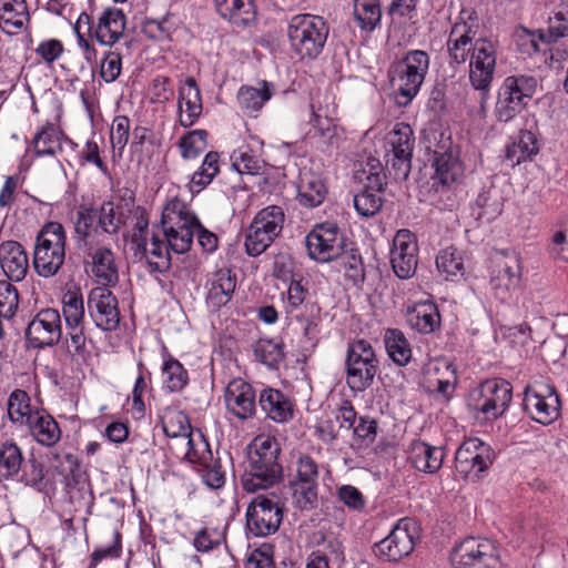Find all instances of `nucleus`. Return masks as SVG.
Instances as JSON below:
<instances>
[{
	"label": "nucleus",
	"mask_w": 568,
	"mask_h": 568,
	"mask_svg": "<svg viewBox=\"0 0 568 568\" xmlns=\"http://www.w3.org/2000/svg\"><path fill=\"white\" fill-rule=\"evenodd\" d=\"M236 287V276L230 270H219L211 282L206 303L214 310L225 306L232 298Z\"/></svg>",
	"instance_id": "nucleus-31"
},
{
	"label": "nucleus",
	"mask_w": 568,
	"mask_h": 568,
	"mask_svg": "<svg viewBox=\"0 0 568 568\" xmlns=\"http://www.w3.org/2000/svg\"><path fill=\"white\" fill-rule=\"evenodd\" d=\"M496 458L491 446L477 437L465 439L455 454V469L465 479L478 480Z\"/></svg>",
	"instance_id": "nucleus-11"
},
{
	"label": "nucleus",
	"mask_w": 568,
	"mask_h": 568,
	"mask_svg": "<svg viewBox=\"0 0 568 568\" xmlns=\"http://www.w3.org/2000/svg\"><path fill=\"white\" fill-rule=\"evenodd\" d=\"M97 212V231L113 235L116 234L122 224L125 223V216L115 207L111 201L104 202Z\"/></svg>",
	"instance_id": "nucleus-53"
},
{
	"label": "nucleus",
	"mask_w": 568,
	"mask_h": 568,
	"mask_svg": "<svg viewBox=\"0 0 568 568\" xmlns=\"http://www.w3.org/2000/svg\"><path fill=\"white\" fill-rule=\"evenodd\" d=\"M450 139L442 141L433 151V166L435 169L432 176L433 189L436 192L449 187L460 174V163L456 153L452 149Z\"/></svg>",
	"instance_id": "nucleus-22"
},
{
	"label": "nucleus",
	"mask_w": 568,
	"mask_h": 568,
	"mask_svg": "<svg viewBox=\"0 0 568 568\" xmlns=\"http://www.w3.org/2000/svg\"><path fill=\"white\" fill-rule=\"evenodd\" d=\"M311 123L316 129L320 143L323 144V151L332 153L339 145L341 134L337 132V126L332 123L327 116L322 118L315 111H312Z\"/></svg>",
	"instance_id": "nucleus-54"
},
{
	"label": "nucleus",
	"mask_w": 568,
	"mask_h": 568,
	"mask_svg": "<svg viewBox=\"0 0 568 568\" xmlns=\"http://www.w3.org/2000/svg\"><path fill=\"white\" fill-rule=\"evenodd\" d=\"M504 201L495 187L483 190L478 193L470 206L471 216L481 223H490L503 212Z\"/></svg>",
	"instance_id": "nucleus-33"
},
{
	"label": "nucleus",
	"mask_w": 568,
	"mask_h": 568,
	"mask_svg": "<svg viewBox=\"0 0 568 568\" xmlns=\"http://www.w3.org/2000/svg\"><path fill=\"white\" fill-rule=\"evenodd\" d=\"M281 447L276 438L258 435L247 446V459L241 476L245 491L255 493L278 484L283 478V467L278 462Z\"/></svg>",
	"instance_id": "nucleus-2"
},
{
	"label": "nucleus",
	"mask_w": 568,
	"mask_h": 568,
	"mask_svg": "<svg viewBox=\"0 0 568 568\" xmlns=\"http://www.w3.org/2000/svg\"><path fill=\"white\" fill-rule=\"evenodd\" d=\"M20 481L37 491L50 497L57 490L55 481L48 476L44 465L36 457L29 458L24 466H21Z\"/></svg>",
	"instance_id": "nucleus-32"
},
{
	"label": "nucleus",
	"mask_w": 568,
	"mask_h": 568,
	"mask_svg": "<svg viewBox=\"0 0 568 568\" xmlns=\"http://www.w3.org/2000/svg\"><path fill=\"white\" fill-rule=\"evenodd\" d=\"M523 406L532 420L542 425L557 420L561 410L556 387L544 382H534L525 387Z\"/></svg>",
	"instance_id": "nucleus-10"
},
{
	"label": "nucleus",
	"mask_w": 568,
	"mask_h": 568,
	"mask_svg": "<svg viewBox=\"0 0 568 568\" xmlns=\"http://www.w3.org/2000/svg\"><path fill=\"white\" fill-rule=\"evenodd\" d=\"M179 123L183 128L192 126L201 116L203 104L201 92L194 78L189 77L179 88Z\"/></svg>",
	"instance_id": "nucleus-23"
},
{
	"label": "nucleus",
	"mask_w": 568,
	"mask_h": 568,
	"mask_svg": "<svg viewBox=\"0 0 568 568\" xmlns=\"http://www.w3.org/2000/svg\"><path fill=\"white\" fill-rule=\"evenodd\" d=\"M207 131L192 130L185 133L179 141L178 146L184 160L196 159L207 148Z\"/></svg>",
	"instance_id": "nucleus-57"
},
{
	"label": "nucleus",
	"mask_w": 568,
	"mask_h": 568,
	"mask_svg": "<svg viewBox=\"0 0 568 568\" xmlns=\"http://www.w3.org/2000/svg\"><path fill=\"white\" fill-rule=\"evenodd\" d=\"M354 207L356 212L364 217L375 216L383 206L382 195L361 190L354 195Z\"/></svg>",
	"instance_id": "nucleus-60"
},
{
	"label": "nucleus",
	"mask_w": 568,
	"mask_h": 568,
	"mask_svg": "<svg viewBox=\"0 0 568 568\" xmlns=\"http://www.w3.org/2000/svg\"><path fill=\"white\" fill-rule=\"evenodd\" d=\"M34 412L31 408L30 396L26 390L17 388L11 392L7 400V414L13 424L27 425Z\"/></svg>",
	"instance_id": "nucleus-43"
},
{
	"label": "nucleus",
	"mask_w": 568,
	"mask_h": 568,
	"mask_svg": "<svg viewBox=\"0 0 568 568\" xmlns=\"http://www.w3.org/2000/svg\"><path fill=\"white\" fill-rule=\"evenodd\" d=\"M125 22L126 19L121 9H105L97 23H93L94 39L102 45L112 47L123 37Z\"/></svg>",
	"instance_id": "nucleus-25"
},
{
	"label": "nucleus",
	"mask_w": 568,
	"mask_h": 568,
	"mask_svg": "<svg viewBox=\"0 0 568 568\" xmlns=\"http://www.w3.org/2000/svg\"><path fill=\"white\" fill-rule=\"evenodd\" d=\"M83 252L90 258L92 274L102 286H114L119 282L118 266L111 248L89 246Z\"/></svg>",
	"instance_id": "nucleus-24"
},
{
	"label": "nucleus",
	"mask_w": 568,
	"mask_h": 568,
	"mask_svg": "<svg viewBox=\"0 0 568 568\" xmlns=\"http://www.w3.org/2000/svg\"><path fill=\"white\" fill-rule=\"evenodd\" d=\"M450 559L454 568H499L498 550L489 539H464L454 548Z\"/></svg>",
	"instance_id": "nucleus-13"
},
{
	"label": "nucleus",
	"mask_w": 568,
	"mask_h": 568,
	"mask_svg": "<svg viewBox=\"0 0 568 568\" xmlns=\"http://www.w3.org/2000/svg\"><path fill=\"white\" fill-rule=\"evenodd\" d=\"M258 404L266 417L275 423H286L293 416L292 404L278 389L266 387L261 390Z\"/></svg>",
	"instance_id": "nucleus-30"
},
{
	"label": "nucleus",
	"mask_w": 568,
	"mask_h": 568,
	"mask_svg": "<svg viewBox=\"0 0 568 568\" xmlns=\"http://www.w3.org/2000/svg\"><path fill=\"white\" fill-rule=\"evenodd\" d=\"M341 258V267L344 271L346 278L352 281L354 285L363 283L365 280V270L362 261V256L355 252H343L338 257Z\"/></svg>",
	"instance_id": "nucleus-61"
},
{
	"label": "nucleus",
	"mask_w": 568,
	"mask_h": 568,
	"mask_svg": "<svg viewBox=\"0 0 568 568\" xmlns=\"http://www.w3.org/2000/svg\"><path fill=\"white\" fill-rule=\"evenodd\" d=\"M59 132L52 123H47L33 138L37 156L54 155L61 150Z\"/></svg>",
	"instance_id": "nucleus-56"
},
{
	"label": "nucleus",
	"mask_w": 568,
	"mask_h": 568,
	"mask_svg": "<svg viewBox=\"0 0 568 568\" xmlns=\"http://www.w3.org/2000/svg\"><path fill=\"white\" fill-rule=\"evenodd\" d=\"M329 33L326 21L310 13L293 16L287 26L292 51L300 59H316L325 47Z\"/></svg>",
	"instance_id": "nucleus-3"
},
{
	"label": "nucleus",
	"mask_w": 568,
	"mask_h": 568,
	"mask_svg": "<svg viewBox=\"0 0 568 568\" xmlns=\"http://www.w3.org/2000/svg\"><path fill=\"white\" fill-rule=\"evenodd\" d=\"M521 264L519 255L514 251H504L496 261L490 285L496 298L508 302L511 293L519 287Z\"/></svg>",
	"instance_id": "nucleus-18"
},
{
	"label": "nucleus",
	"mask_w": 568,
	"mask_h": 568,
	"mask_svg": "<svg viewBox=\"0 0 568 568\" xmlns=\"http://www.w3.org/2000/svg\"><path fill=\"white\" fill-rule=\"evenodd\" d=\"M378 371L379 361L368 341L361 338L348 343L345 372L346 384L353 393H363L368 389Z\"/></svg>",
	"instance_id": "nucleus-7"
},
{
	"label": "nucleus",
	"mask_w": 568,
	"mask_h": 568,
	"mask_svg": "<svg viewBox=\"0 0 568 568\" xmlns=\"http://www.w3.org/2000/svg\"><path fill=\"white\" fill-rule=\"evenodd\" d=\"M226 410L239 420H247L256 413V393L253 386L242 378L232 379L224 390Z\"/></svg>",
	"instance_id": "nucleus-21"
},
{
	"label": "nucleus",
	"mask_w": 568,
	"mask_h": 568,
	"mask_svg": "<svg viewBox=\"0 0 568 568\" xmlns=\"http://www.w3.org/2000/svg\"><path fill=\"white\" fill-rule=\"evenodd\" d=\"M436 265L447 280L464 275L462 253L456 247L449 246L442 250L436 257Z\"/></svg>",
	"instance_id": "nucleus-59"
},
{
	"label": "nucleus",
	"mask_w": 568,
	"mask_h": 568,
	"mask_svg": "<svg viewBox=\"0 0 568 568\" xmlns=\"http://www.w3.org/2000/svg\"><path fill=\"white\" fill-rule=\"evenodd\" d=\"M417 253L416 236L406 229L397 231L389 252L392 268L396 276L406 280L415 274Z\"/></svg>",
	"instance_id": "nucleus-20"
},
{
	"label": "nucleus",
	"mask_w": 568,
	"mask_h": 568,
	"mask_svg": "<svg viewBox=\"0 0 568 568\" xmlns=\"http://www.w3.org/2000/svg\"><path fill=\"white\" fill-rule=\"evenodd\" d=\"M97 226V212L94 209L80 207L77 211L74 220V241L80 251L87 250L89 236L93 227Z\"/></svg>",
	"instance_id": "nucleus-51"
},
{
	"label": "nucleus",
	"mask_w": 568,
	"mask_h": 568,
	"mask_svg": "<svg viewBox=\"0 0 568 568\" xmlns=\"http://www.w3.org/2000/svg\"><path fill=\"white\" fill-rule=\"evenodd\" d=\"M89 315L95 326L104 332L119 327L120 312L118 298L106 286L93 287L88 296Z\"/></svg>",
	"instance_id": "nucleus-19"
},
{
	"label": "nucleus",
	"mask_w": 568,
	"mask_h": 568,
	"mask_svg": "<svg viewBox=\"0 0 568 568\" xmlns=\"http://www.w3.org/2000/svg\"><path fill=\"white\" fill-rule=\"evenodd\" d=\"M538 81L532 75L518 74L505 78L497 91L494 115L497 122L508 123L520 114L537 91Z\"/></svg>",
	"instance_id": "nucleus-6"
},
{
	"label": "nucleus",
	"mask_w": 568,
	"mask_h": 568,
	"mask_svg": "<svg viewBox=\"0 0 568 568\" xmlns=\"http://www.w3.org/2000/svg\"><path fill=\"white\" fill-rule=\"evenodd\" d=\"M444 450L423 440H413L408 449V459L418 470L426 474L437 473L444 460Z\"/></svg>",
	"instance_id": "nucleus-27"
},
{
	"label": "nucleus",
	"mask_w": 568,
	"mask_h": 568,
	"mask_svg": "<svg viewBox=\"0 0 568 568\" xmlns=\"http://www.w3.org/2000/svg\"><path fill=\"white\" fill-rule=\"evenodd\" d=\"M284 212L277 205L261 210L253 219L246 236L245 248L250 256H258L281 234L284 224Z\"/></svg>",
	"instance_id": "nucleus-9"
},
{
	"label": "nucleus",
	"mask_w": 568,
	"mask_h": 568,
	"mask_svg": "<svg viewBox=\"0 0 568 568\" xmlns=\"http://www.w3.org/2000/svg\"><path fill=\"white\" fill-rule=\"evenodd\" d=\"M253 354L257 362L276 369L285 356L284 344L281 341L260 338L253 344Z\"/></svg>",
	"instance_id": "nucleus-41"
},
{
	"label": "nucleus",
	"mask_w": 568,
	"mask_h": 568,
	"mask_svg": "<svg viewBox=\"0 0 568 568\" xmlns=\"http://www.w3.org/2000/svg\"><path fill=\"white\" fill-rule=\"evenodd\" d=\"M12 281H0V314L4 320L14 317L19 307V293Z\"/></svg>",
	"instance_id": "nucleus-62"
},
{
	"label": "nucleus",
	"mask_w": 568,
	"mask_h": 568,
	"mask_svg": "<svg viewBox=\"0 0 568 568\" xmlns=\"http://www.w3.org/2000/svg\"><path fill=\"white\" fill-rule=\"evenodd\" d=\"M223 11L222 18L237 28H246L256 20V6L253 0H233Z\"/></svg>",
	"instance_id": "nucleus-46"
},
{
	"label": "nucleus",
	"mask_w": 568,
	"mask_h": 568,
	"mask_svg": "<svg viewBox=\"0 0 568 568\" xmlns=\"http://www.w3.org/2000/svg\"><path fill=\"white\" fill-rule=\"evenodd\" d=\"M23 463L20 447L13 442H6L0 446V477L10 479L17 476Z\"/></svg>",
	"instance_id": "nucleus-49"
},
{
	"label": "nucleus",
	"mask_w": 568,
	"mask_h": 568,
	"mask_svg": "<svg viewBox=\"0 0 568 568\" xmlns=\"http://www.w3.org/2000/svg\"><path fill=\"white\" fill-rule=\"evenodd\" d=\"M29 20L26 0H0V27L7 33L22 29Z\"/></svg>",
	"instance_id": "nucleus-37"
},
{
	"label": "nucleus",
	"mask_w": 568,
	"mask_h": 568,
	"mask_svg": "<svg viewBox=\"0 0 568 568\" xmlns=\"http://www.w3.org/2000/svg\"><path fill=\"white\" fill-rule=\"evenodd\" d=\"M417 538V523L402 518L384 539L374 545V551L384 560L397 561L412 554Z\"/></svg>",
	"instance_id": "nucleus-14"
},
{
	"label": "nucleus",
	"mask_w": 568,
	"mask_h": 568,
	"mask_svg": "<svg viewBox=\"0 0 568 568\" xmlns=\"http://www.w3.org/2000/svg\"><path fill=\"white\" fill-rule=\"evenodd\" d=\"M62 313L68 327L83 325L84 302L80 292L68 291L62 298Z\"/></svg>",
	"instance_id": "nucleus-58"
},
{
	"label": "nucleus",
	"mask_w": 568,
	"mask_h": 568,
	"mask_svg": "<svg viewBox=\"0 0 568 568\" xmlns=\"http://www.w3.org/2000/svg\"><path fill=\"white\" fill-rule=\"evenodd\" d=\"M220 172V155L211 151L204 156L201 166L192 174L190 191L199 193L205 189Z\"/></svg>",
	"instance_id": "nucleus-44"
},
{
	"label": "nucleus",
	"mask_w": 568,
	"mask_h": 568,
	"mask_svg": "<svg viewBox=\"0 0 568 568\" xmlns=\"http://www.w3.org/2000/svg\"><path fill=\"white\" fill-rule=\"evenodd\" d=\"M288 484L320 485L318 463L308 454H298L294 464V474Z\"/></svg>",
	"instance_id": "nucleus-50"
},
{
	"label": "nucleus",
	"mask_w": 568,
	"mask_h": 568,
	"mask_svg": "<svg viewBox=\"0 0 568 568\" xmlns=\"http://www.w3.org/2000/svg\"><path fill=\"white\" fill-rule=\"evenodd\" d=\"M26 426L31 437L41 446L53 447L61 438L59 424L44 410H36Z\"/></svg>",
	"instance_id": "nucleus-29"
},
{
	"label": "nucleus",
	"mask_w": 568,
	"mask_h": 568,
	"mask_svg": "<svg viewBox=\"0 0 568 568\" xmlns=\"http://www.w3.org/2000/svg\"><path fill=\"white\" fill-rule=\"evenodd\" d=\"M539 151L536 135L528 130H521L511 144L506 148V160L511 166L530 160Z\"/></svg>",
	"instance_id": "nucleus-36"
},
{
	"label": "nucleus",
	"mask_w": 568,
	"mask_h": 568,
	"mask_svg": "<svg viewBox=\"0 0 568 568\" xmlns=\"http://www.w3.org/2000/svg\"><path fill=\"white\" fill-rule=\"evenodd\" d=\"M67 235L59 222H48L36 237L33 266L42 277L55 275L65 260Z\"/></svg>",
	"instance_id": "nucleus-5"
},
{
	"label": "nucleus",
	"mask_w": 568,
	"mask_h": 568,
	"mask_svg": "<svg viewBox=\"0 0 568 568\" xmlns=\"http://www.w3.org/2000/svg\"><path fill=\"white\" fill-rule=\"evenodd\" d=\"M354 20L364 31H373L381 22L382 8L379 0H354Z\"/></svg>",
	"instance_id": "nucleus-40"
},
{
	"label": "nucleus",
	"mask_w": 568,
	"mask_h": 568,
	"mask_svg": "<svg viewBox=\"0 0 568 568\" xmlns=\"http://www.w3.org/2000/svg\"><path fill=\"white\" fill-rule=\"evenodd\" d=\"M0 264L8 280L22 281L29 270V258L23 246L17 241L0 244Z\"/></svg>",
	"instance_id": "nucleus-26"
},
{
	"label": "nucleus",
	"mask_w": 568,
	"mask_h": 568,
	"mask_svg": "<svg viewBox=\"0 0 568 568\" xmlns=\"http://www.w3.org/2000/svg\"><path fill=\"white\" fill-rule=\"evenodd\" d=\"M406 317L410 327L420 334H432L440 328L438 306L432 301L414 304L407 310Z\"/></svg>",
	"instance_id": "nucleus-28"
},
{
	"label": "nucleus",
	"mask_w": 568,
	"mask_h": 568,
	"mask_svg": "<svg viewBox=\"0 0 568 568\" xmlns=\"http://www.w3.org/2000/svg\"><path fill=\"white\" fill-rule=\"evenodd\" d=\"M430 64L429 54L424 50H408L398 63L399 104L407 105L419 92Z\"/></svg>",
	"instance_id": "nucleus-12"
},
{
	"label": "nucleus",
	"mask_w": 568,
	"mask_h": 568,
	"mask_svg": "<svg viewBox=\"0 0 568 568\" xmlns=\"http://www.w3.org/2000/svg\"><path fill=\"white\" fill-rule=\"evenodd\" d=\"M26 339L32 348L55 346L62 337V321L58 310L47 307L38 311L29 322Z\"/></svg>",
	"instance_id": "nucleus-16"
},
{
	"label": "nucleus",
	"mask_w": 568,
	"mask_h": 568,
	"mask_svg": "<svg viewBox=\"0 0 568 568\" xmlns=\"http://www.w3.org/2000/svg\"><path fill=\"white\" fill-rule=\"evenodd\" d=\"M511 397L513 387L509 382L501 378L487 379L471 393L468 406L477 419L491 422L505 414Z\"/></svg>",
	"instance_id": "nucleus-8"
},
{
	"label": "nucleus",
	"mask_w": 568,
	"mask_h": 568,
	"mask_svg": "<svg viewBox=\"0 0 568 568\" xmlns=\"http://www.w3.org/2000/svg\"><path fill=\"white\" fill-rule=\"evenodd\" d=\"M326 194V185L320 175L311 172L301 175L297 185V200L301 205L316 207L324 202Z\"/></svg>",
	"instance_id": "nucleus-35"
},
{
	"label": "nucleus",
	"mask_w": 568,
	"mask_h": 568,
	"mask_svg": "<svg viewBox=\"0 0 568 568\" xmlns=\"http://www.w3.org/2000/svg\"><path fill=\"white\" fill-rule=\"evenodd\" d=\"M223 11L222 18L237 28H246L256 20V6L253 0H233Z\"/></svg>",
	"instance_id": "nucleus-45"
},
{
	"label": "nucleus",
	"mask_w": 568,
	"mask_h": 568,
	"mask_svg": "<svg viewBox=\"0 0 568 568\" xmlns=\"http://www.w3.org/2000/svg\"><path fill=\"white\" fill-rule=\"evenodd\" d=\"M136 248L145 258L150 272L163 273L170 268V246L166 241L153 235L150 243L145 240L136 245Z\"/></svg>",
	"instance_id": "nucleus-34"
},
{
	"label": "nucleus",
	"mask_w": 568,
	"mask_h": 568,
	"mask_svg": "<svg viewBox=\"0 0 568 568\" xmlns=\"http://www.w3.org/2000/svg\"><path fill=\"white\" fill-rule=\"evenodd\" d=\"M162 429L168 437L180 443L191 436L192 427L189 417L180 410L168 413L162 419Z\"/></svg>",
	"instance_id": "nucleus-55"
},
{
	"label": "nucleus",
	"mask_w": 568,
	"mask_h": 568,
	"mask_svg": "<svg viewBox=\"0 0 568 568\" xmlns=\"http://www.w3.org/2000/svg\"><path fill=\"white\" fill-rule=\"evenodd\" d=\"M161 224L168 245L179 254L191 248L195 230L201 227L197 216L189 210L185 202L176 197L164 206Z\"/></svg>",
	"instance_id": "nucleus-4"
},
{
	"label": "nucleus",
	"mask_w": 568,
	"mask_h": 568,
	"mask_svg": "<svg viewBox=\"0 0 568 568\" xmlns=\"http://www.w3.org/2000/svg\"><path fill=\"white\" fill-rule=\"evenodd\" d=\"M390 152L394 154L413 155L415 138L412 128L406 123H396L386 138Z\"/></svg>",
	"instance_id": "nucleus-52"
},
{
	"label": "nucleus",
	"mask_w": 568,
	"mask_h": 568,
	"mask_svg": "<svg viewBox=\"0 0 568 568\" xmlns=\"http://www.w3.org/2000/svg\"><path fill=\"white\" fill-rule=\"evenodd\" d=\"M272 85L261 82V88L242 87L237 93V101L243 112L255 115L272 97Z\"/></svg>",
	"instance_id": "nucleus-38"
},
{
	"label": "nucleus",
	"mask_w": 568,
	"mask_h": 568,
	"mask_svg": "<svg viewBox=\"0 0 568 568\" xmlns=\"http://www.w3.org/2000/svg\"><path fill=\"white\" fill-rule=\"evenodd\" d=\"M163 388L169 393H178L189 384V373L184 366L170 354L162 365Z\"/></svg>",
	"instance_id": "nucleus-42"
},
{
	"label": "nucleus",
	"mask_w": 568,
	"mask_h": 568,
	"mask_svg": "<svg viewBox=\"0 0 568 568\" xmlns=\"http://www.w3.org/2000/svg\"><path fill=\"white\" fill-rule=\"evenodd\" d=\"M223 11L222 18L237 28H246L256 20V6L253 0H233Z\"/></svg>",
	"instance_id": "nucleus-47"
},
{
	"label": "nucleus",
	"mask_w": 568,
	"mask_h": 568,
	"mask_svg": "<svg viewBox=\"0 0 568 568\" xmlns=\"http://www.w3.org/2000/svg\"><path fill=\"white\" fill-rule=\"evenodd\" d=\"M305 245L312 260L327 263L343 254L344 235L335 223H321L306 235Z\"/></svg>",
	"instance_id": "nucleus-15"
},
{
	"label": "nucleus",
	"mask_w": 568,
	"mask_h": 568,
	"mask_svg": "<svg viewBox=\"0 0 568 568\" xmlns=\"http://www.w3.org/2000/svg\"><path fill=\"white\" fill-rule=\"evenodd\" d=\"M336 497L349 510L361 513L365 509L366 499L363 493L353 485L337 486Z\"/></svg>",
	"instance_id": "nucleus-64"
},
{
	"label": "nucleus",
	"mask_w": 568,
	"mask_h": 568,
	"mask_svg": "<svg viewBox=\"0 0 568 568\" xmlns=\"http://www.w3.org/2000/svg\"><path fill=\"white\" fill-rule=\"evenodd\" d=\"M288 489L291 491L292 505L300 511L310 513L318 507L320 485L288 484Z\"/></svg>",
	"instance_id": "nucleus-48"
},
{
	"label": "nucleus",
	"mask_w": 568,
	"mask_h": 568,
	"mask_svg": "<svg viewBox=\"0 0 568 568\" xmlns=\"http://www.w3.org/2000/svg\"><path fill=\"white\" fill-rule=\"evenodd\" d=\"M450 65L468 61L470 85L481 93V104L490 90L496 67L498 41L479 34V20L473 9H463L446 41Z\"/></svg>",
	"instance_id": "nucleus-1"
},
{
	"label": "nucleus",
	"mask_w": 568,
	"mask_h": 568,
	"mask_svg": "<svg viewBox=\"0 0 568 568\" xmlns=\"http://www.w3.org/2000/svg\"><path fill=\"white\" fill-rule=\"evenodd\" d=\"M384 343L389 358L397 366H406L413 356L412 347L404 333L397 328H388L384 335Z\"/></svg>",
	"instance_id": "nucleus-39"
},
{
	"label": "nucleus",
	"mask_w": 568,
	"mask_h": 568,
	"mask_svg": "<svg viewBox=\"0 0 568 568\" xmlns=\"http://www.w3.org/2000/svg\"><path fill=\"white\" fill-rule=\"evenodd\" d=\"M283 520V506L267 496H256L246 509V523L256 537L275 534Z\"/></svg>",
	"instance_id": "nucleus-17"
},
{
	"label": "nucleus",
	"mask_w": 568,
	"mask_h": 568,
	"mask_svg": "<svg viewBox=\"0 0 568 568\" xmlns=\"http://www.w3.org/2000/svg\"><path fill=\"white\" fill-rule=\"evenodd\" d=\"M548 23L549 38L568 37V0L556 6Z\"/></svg>",
	"instance_id": "nucleus-63"
}]
</instances>
